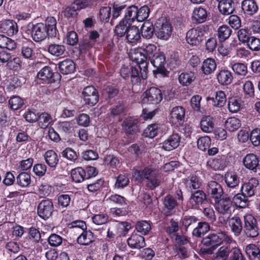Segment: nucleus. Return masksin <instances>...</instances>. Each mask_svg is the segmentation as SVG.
Segmentation results:
<instances>
[{"mask_svg":"<svg viewBox=\"0 0 260 260\" xmlns=\"http://www.w3.org/2000/svg\"><path fill=\"white\" fill-rule=\"evenodd\" d=\"M129 56L131 60L137 63L136 67L140 71L141 78L146 79L147 77L148 62L147 56L142 49L134 50L130 53Z\"/></svg>","mask_w":260,"mask_h":260,"instance_id":"f257e3e1","label":"nucleus"},{"mask_svg":"<svg viewBox=\"0 0 260 260\" xmlns=\"http://www.w3.org/2000/svg\"><path fill=\"white\" fill-rule=\"evenodd\" d=\"M243 231L249 238H255L259 235L257 220L251 214H246L244 216Z\"/></svg>","mask_w":260,"mask_h":260,"instance_id":"f03ea898","label":"nucleus"},{"mask_svg":"<svg viewBox=\"0 0 260 260\" xmlns=\"http://www.w3.org/2000/svg\"><path fill=\"white\" fill-rule=\"evenodd\" d=\"M43 23L29 24L27 30L30 33L31 37L36 42H40L49 36V32Z\"/></svg>","mask_w":260,"mask_h":260,"instance_id":"7ed1b4c3","label":"nucleus"},{"mask_svg":"<svg viewBox=\"0 0 260 260\" xmlns=\"http://www.w3.org/2000/svg\"><path fill=\"white\" fill-rule=\"evenodd\" d=\"M223 235L210 234L204 238L202 241V244L208 248L204 249V252L207 254H212L215 249L219 246L223 241Z\"/></svg>","mask_w":260,"mask_h":260,"instance_id":"20e7f679","label":"nucleus"},{"mask_svg":"<svg viewBox=\"0 0 260 260\" xmlns=\"http://www.w3.org/2000/svg\"><path fill=\"white\" fill-rule=\"evenodd\" d=\"M144 98L142 100L144 105H157L162 99V94L161 90L154 87H151L147 90L143 94Z\"/></svg>","mask_w":260,"mask_h":260,"instance_id":"39448f33","label":"nucleus"},{"mask_svg":"<svg viewBox=\"0 0 260 260\" xmlns=\"http://www.w3.org/2000/svg\"><path fill=\"white\" fill-rule=\"evenodd\" d=\"M205 28V26H202L189 29L186 35L187 43L192 45L199 44L204 40Z\"/></svg>","mask_w":260,"mask_h":260,"instance_id":"423d86ee","label":"nucleus"},{"mask_svg":"<svg viewBox=\"0 0 260 260\" xmlns=\"http://www.w3.org/2000/svg\"><path fill=\"white\" fill-rule=\"evenodd\" d=\"M151 63L156 68L153 70L154 74H160L163 76H167L168 72L165 68L166 57L163 54L155 53L150 59Z\"/></svg>","mask_w":260,"mask_h":260,"instance_id":"0eeeda50","label":"nucleus"},{"mask_svg":"<svg viewBox=\"0 0 260 260\" xmlns=\"http://www.w3.org/2000/svg\"><path fill=\"white\" fill-rule=\"evenodd\" d=\"M120 73L125 79L130 77L133 84H138L141 82L140 71L136 67L123 66L120 69Z\"/></svg>","mask_w":260,"mask_h":260,"instance_id":"6e6552de","label":"nucleus"},{"mask_svg":"<svg viewBox=\"0 0 260 260\" xmlns=\"http://www.w3.org/2000/svg\"><path fill=\"white\" fill-rule=\"evenodd\" d=\"M172 31L171 24L165 19L158 20L155 22V35L157 38L167 40L171 36Z\"/></svg>","mask_w":260,"mask_h":260,"instance_id":"1a4fd4ad","label":"nucleus"},{"mask_svg":"<svg viewBox=\"0 0 260 260\" xmlns=\"http://www.w3.org/2000/svg\"><path fill=\"white\" fill-rule=\"evenodd\" d=\"M82 95L85 104L89 106H93L99 101L98 91L93 86L85 87L82 91Z\"/></svg>","mask_w":260,"mask_h":260,"instance_id":"9d476101","label":"nucleus"},{"mask_svg":"<svg viewBox=\"0 0 260 260\" xmlns=\"http://www.w3.org/2000/svg\"><path fill=\"white\" fill-rule=\"evenodd\" d=\"M206 192L214 201H218L223 195V190L220 184L216 181H210L206 186Z\"/></svg>","mask_w":260,"mask_h":260,"instance_id":"9b49d317","label":"nucleus"},{"mask_svg":"<svg viewBox=\"0 0 260 260\" xmlns=\"http://www.w3.org/2000/svg\"><path fill=\"white\" fill-rule=\"evenodd\" d=\"M37 77L50 83L55 82L60 78V75L58 73H53L50 67L45 66L38 72Z\"/></svg>","mask_w":260,"mask_h":260,"instance_id":"f8f14e48","label":"nucleus"},{"mask_svg":"<svg viewBox=\"0 0 260 260\" xmlns=\"http://www.w3.org/2000/svg\"><path fill=\"white\" fill-rule=\"evenodd\" d=\"M215 209L218 213L223 215L231 214L233 203L230 198L223 197L218 201H215Z\"/></svg>","mask_w":260,"mask_h":260,"instance_id":"ddd939ff","label":"nucleus"},{"mask_svg":"<svg viewBox=\"0 0 260 260\" xmlns=\"http://www.w3.org/2000/svg\"><path fill=\"white\" fill-rule=\"evenodd\" d=\"M122 126L127 135H135L140 132L139 120L137 118L129 117L125 119Z\"/></svg>","mask_w":260,"mask_h":260,"instance_id":"4468645a","label":"nucleus"},{"mask_svg":"<svg viewBox=\"0 0 260 260\" xmlns=\"http://www.w3.org/2000/svg\"><path fill=\"white\" fill-rule=\"evenodd\" d=\"M53 211V203L49 200L42 201L38 206V214L44 219H48L52 215Z\"/></svg>","mask_w":260,"mask_h":260,"instance_id":"2eb2a0df","label":"nucleus"},{"mask_svg":"<svg viewBox=\"0 0 260 260\" xmlns=\"http://www.w3.org/2000/svg\"><path fill=\"white\" fill-rule=\"evenodd\" d=\"M208 202L206 194L202 190H197L191 192L190 198V203L192 207L195 208Z\"/></svg>","mask_w":260,"mask_h":260,"instance_id":"dca6fc26","label":"nucleus"},{"mask_svg":"<svg viewBox=\"0 0 260 260\" xmlns=\"http://www.w3.org/2000/svg\"><path fill=\"white\" fill-rule=\"evenodd\" d=\"M243 163L246 169L254 172L257 169L260 170V160L253 153L247 154L243 159Z\"/></svg>","mask_w":260,"mask_h":260,"instance_id":"f3484780","label":"nucleus"},{"mask_svg":"<svg viewBox=\"0 0 260 260\" xmlns=\"http://www.w3.org/2000/svg\"><path fill=\"white\" fill-rule=\"evenodd\" d=\"M259 184V181L256 178H250L247 182L243 184L241 191L246 197H251L254 194L256 188Z\"/></svg>","mask_w":260,"mask_h":260,"instance_id":"a211bd4d","label":"nucleus"},{"mask_svg":"<svg viewBox=\"0 0 260 260\" xmlns=\"http://www.w3.org/2000/svg\"><path fill=\"white\" fill-rule=\"evenodd\" d=\"M180 136L177 133L170 135L162 143V148L166 151H171L177 148L180 144Z\"/></svg>","mask_w":260,"mask_h":260,"instance_id":"6ab92c4d","label":"nucleus"},{"mask_svg":"<svg viewBox=\"0 0 260 260\" xmlns=\"http://www.w3.org/2000/svg\"><path fill=\"white\" fill-rule=\"evenodd\" d=\"M241 8L245 16L251 17L258 11V7L254 0H244L241 3Z\"/></svg>","mask_w":260,"mask_h":260,"instance_id":"aec40b11","label":"nucleus"},{"mask_svg":"<svg viewBox=\"0 0 260 260\" xmlns=\"http://www.w3.org/2000/svg\"><path fill=\"white\" fill-rule=\"evenodd\" d=\"M176 200L171 195L166 196L163 200V212L166 216L174 213V210L177 206Z\"/></svg>","mask_w":260,"mask_h":260,"instance_id":"412c9836","label":"nucleus"},{"mask_svg":"<svg viewBox=\"0 0 260 260\" xmlns=\"http://www.w3.org/2000/svg\"><path fill=\"white\" fill-rule=\"evenodd\" d=\"M216 76L218 83L221 85H230L233 80L232 73L227 69L219 70Z\"/></svg>","mask_w":260,"mask_h":260,"instance_id":"4be33fe9","label":"nucleus"},{"mask_svg":"<svg viewBox=\"0 0 260 260\" xmlns=\"http://www.w3.org/2000/svg\"><path fill=\"white\" fill-rule=\"evenodd\" d=\"M229 224L231 231L235 236H239L241 235L243 226L242 220L239 216H234L232 218H230Z\"/></svg>","mask_w":260,"mask_h":260,"instance_id":"5701e85b","label":"nucleus"},{"mask_svg":"<svg viewBox=\"0 0 260 260\" xmlns=\"http://www.w3.org/2000/svg\"><path fill=\"white\" fill-rule=\"evenodd\" d=\"M219 12L225 15L232 14L235 10V4L233 0H223L218 2Z\"/></svg>","mask_w":260,"mask_h":260,"instance_id":"b1692460","label":"nucleus"},{"mask_svg":"<svg viewBox=\"0 0 260 260\" xmlns=\"http://www.w3.org/2000/svg\"><path fill=\"white\" fill-rule=\"evenodd\" d=\"M158 172L157 171L149 168H145L143 170L136 171L134 173V177L138 181H142L144 180H149L152 176H154Z\"/></svg>","mask_w":260,"mask_h":260,"instance_id":"393cba45","label":"nucleus"},{"mask_svg":"<svg viewBox=\"0 0 260 260\" xmlns=\"http://www.w3.org/2000/svg\"><path fill=\"white\" fill-rule=\"evenodd\" d=\"M226 156L218 155L216 157L207 162V165L214 170H223L226 166Z\"/></svg>","mask_w":260,"mask_h":260,"instance_id":"a878e982","label":"nucleus"},{"mask_svg":"<svg viewBox=\"0 0 260 260\" xmlns=\"http://www.w3.org/2000/svg\"><path fill=\"white\" fill-rule=\"evenodd\" d=\"M128 246L132 248L140 249L145 246L144 238L138 234H133L127 240Z\"/></svg>","mask_w":260,"mask_h":260,"instance_id":"bb28decb","label":"nucleus"},{"mask_svg":"<svg viewBox=\"0 0 260 260\" xmlns=\"http://www.w3.org/2000/svg\"><path fill=\"white\" fill-rule=\"evenodd\" d=\"M60 72L64 75L73 73L75 70V64L70 59H67L58 63Z\"/></svg>","mask_w":260,"mask_h":260,"instance_id":"cd10ccee","label":"nucleus"},{"mask_svg":"<svg viewBox=\"0 0 260 260\" xmlns=\"http://www.w3.org/2000/svg\"><path fill=\"white\" fill-rule=\"evenodd\" d=\"M245 251L249 260H260V249L256 245L250 244L247 245Z\"/></svg>","mask_w":260,"mask_h":260,"instance_id":"c85d7f7f","label":"nucleus"},{"mask_svg":"<svg viewBox=\"0 0 260 260\" xmlns=\"http://www.w3.org/2000/svg\"><path fill=\"white\" fill-rule=\"evenodd\" d=\"M155 33V25L149 21H145L141 27V33L142 36L146 39H149L152 38L154 33Z\"/></svg>","mask_w":260,"mask_h":260,"instance_id":"c756f323","label":"nucleus"},{"mask_svg":"<svg viewBox=\"0 0 260 260\" xmlns=\"http://www.w3.org/2000/svg\"><path fill=\"white\" fill-rule=\"evenodd\" d=\"M94 240L95 237L90 231H84L77 238V242L82 245H88Z\"/></svg>","mask_w":260,"mask_h":260,"instance_id":"7c9ffc66","label":"nucleus"},{"mask_svg":"<svg viewBox=\"0 0 260 260\" xmlns=\"http://www.w3.org/2000/svg\"><path fill=\"white\" fill-rule=\"evenodd\" d=\"M207 14L206 10L200 7L194 9L193 11L192 19L196 24L201 23L206 20Z\"/></svg>","mask_w":260,"mask_h":260,"instance_id":"2f4dec72","label":"nucleus"},{"mask_svg":"<svg viewBox=\"0 0 260 260\" xmlns=\"http://www.w3.org/2000/svg\"><path fill=\"white\" fill-rule=\"evenodd\" d=\"M126 39L130 43H135L141 38L139 28L136 26L130 25L126 34Z\"/></svg>","mask_w":260,"mask_h":260,"instance_id":"473e14b6","label":"nucleus"},{"mask_svg":"<svg viewBox=\"0 0 260 260\" xmlns=\"http://www.w3.org/2000/svg\"><path fill=\"white\" fill-rule=\"evenodd\" d=\"M215 60L212 58L206 59L203 62L202 70L205 75H210L212 73L216 68Z\"/></svg>","mask_w":260,"mask_h":260,"instance_id":"72a5a7b5","label":"nucleus"},{"mask_svg":"<svg viewBox=\"0 0 260 260\" xmlns=\"http://www.w3.org/2000/svg\"><path fill=\"white\" fill-rule=\"evenodd\" d=\"M44 156L46 162L49 167L55 168L58 164L59 159L55 151L51 150H48L45 152Z\"/></svg>","mask_w":260,"mask_h":260,"instance_id":"f704fd0d","label":"nucleus"},{"mask_svg":"<svg viewBox=\"0 0 260 260\" xmlns=\"http://www.w3.org/2000/svg\"><path fill=\"white\" fill-rule=\"evenodd\" d=\"M171 118L177 122L183 121L185 117V110L181 106L174 107L170 112Z\"/></svg>","mask_w":260,"mask_h":260,"instance_id":"c9c22d12","label":"nucleus"},{"mask_svg":"<svg viewBox=\"0 0 260 260\" xmlns=\"http://www.w3.org/2000/svg\"><path fill=\"white\" fill-rule=\"evenodd\" d=\"M47 50L52 55L59 57L64 54L66 47L63 45L52 43L48 46Z\"/></svg>","mask_w":260,"mask_h":260,"instance_id":"e433bc0d","label":"nucleus"},{"mask_svg":"<svg viewBox=\"0 0 260 260\" xmlns=\"http://www.w3.org/2000/svg\"><path fill=\"white\" fill-rule=\"evenodd\" d=\"M198 220L194 216L185 215L182 217L180 222L187 231L188 229H193Z\"/></svg>","mask_w":260,"mask_h":260,"instance_id":"4c0bfd02","label":"nucleus"},{"mask_svg":"<svg viewBox=\"0 0 260 260\" xmlns=\"http://www.w3.org/2000/svg\"><path fill=\"white\" fill-rule=\"evenodd\" d=\"M47 31L49 32V37H54L56 35V21L53 17H48L46 20L45 24Z\"/></svg>","mask_w":260,"mask_h":260,"instance_id":"58836bf2","label":"nucleus"},{"mask_svg":"<svg viewBox=\"0 0 260 260\" xmlns=\"http://www.w3.org/2000/svg\"><path fill=\"white\" fill-rule=\"evenodd\" d=\"M200 125L203 131L206 133L212 132L214 128L213 118L210 116L203 117L200 121Z\"/></svg>","mask_w":260,"mask_h":260,"instance_id":"ea45409f","label":"nucleus"},{"mask_svg":"<svg viewBox=\"0 0 260 260\" xmlns=\"http://www.w3.org/2000/svg\"><path fill=\"white\" fill-rule=\"evenodd\" d=\"M224 180L227 186L231 188L236 187L240 182L238 176L233 172H227L225 174Z\"/></svg>","mask_w":260,"mask_h":260,"instance_id":"a19ab883","label":"nucleus"},{"mask_svg":"<svg viewBox=\"0 0 260 260\" xmlns=\"http://www.w3.org/2000/svg\"><path fill=\"white\" fill-rule=\"evenodd\" d=\"M125 10L123 20L131 24L135 19H137V7L133 5L128 7L125 6Z\"/></svg>","mask_w":260,"mask_h":260,"instance_id":"79ce46f5","label":"nucleus"},{"mask_svg":"<svg viewBox=\"0 0 260 260\" xmlns=\"http://www.w3.org/2000/svg\"><path fill=\"white\" fill-rule=\"evenodd\" d=\"M248 197L244 196L242 192L241 193H237L233 197V200L237 207L243 208L248 205Z\"/></svg>","mask_w":260,"mask_h":260,"instance_id":"37998d69","label":"nucleus"},{"mask_svg":"<svg viewBox=\"0 0 260 260\" xmlns=\"http://www.w3.org/2000/svg\"><path fill=\"white\" fill-rule=\"evenodd\" d=\"M209 229L210 226L207 222H200L198 223V226L193 229L192 235L198 237H201L207 233Z\"/></svg>","mask_w":260,"mask_h":260,"instance_id":"c03bdc74","label":"nucleus"},{"mask_svg":"<svg viewBox=\"0 0 260 260\" xmlns=\"http://www.w3.org/2000/svg\"><path fill=\"white\" fill-rule=\"evenodd\" d=\"M131 24L125 20H121L115 28V33L118 37L124 36L130 26Z\"/></svg>","mask_w":260,"mask_h":260,"instance_id":"a18cd8bd","label":"nucleus"},{"mask_svg":"<svg viewBox=\"0 0 260 260\" xmlns=\"http://www.w3.org/2000/svg\"><path fill=\"white\" fill-rule=\"evenodd\" d=\"M16 182L21 187L28 186L31 182L30 174L25 172L20 173L16 177Z\"/></svg>","mask_w":260,"mask_h":260,"instance_id":"49530a36","label":"nucleus"},{"mask_svg":"<svg viewBox=\"0 0 260 260\" xmlns=\"http://www.w3.org/2000/svg\"><path fill=\"white\" fill-rule=\"evenodd\" d=\"M16 47V44L14 41L3 35H0V48L12 50L14 49Z\"/></svg>","mask_w":260,"mask_h":260,"instance_id":"de8ad7c7","label":"nucleus"},{"mask_svg":"<svg viewBox=\"0 0 260 260\" xmlns=\"http://www.w3.org/2000/svg\"><path fill=\"white\" fill-rule=\"evenodd\" d=\"M241 125L240 120L236 117L229 118L225 121V126L227 129L230 132L237 130Z\"/></svg>","mask_w":260,"mask_h":260,"instance_id":"09e8293b","label":"nucleus"},{"mask_svg":"<svg viewBox=\"0 0 260 260\" xmlns=\"http://www.w3.org/2000/svg\"><path fill=\"white\" fill-rule=\"evenodd\" d=\"M232 30L228 25L220 26L217 30V36L220 41H224L231 36Z\"/></svg>","mask_w":260,"mask_h":260,"instance_id":"8fccbe9b","label":"nucleus"},{"mask_svg":"<svg viewBox=\"0 0 260 260\" xmlns=\"http://www.w3.org/2000/svg\"><path fill=\"white\" fill-rule=\"evenodd\" d=\"M71 177L73 180L77 183L81 182L84 180L85 172L82 168H77L71 171Z\"/></svg>","mask_w":260,"mask_h":260,"instance_id":"3c124183","label":"nucleus"},{"mask_svg":"<svg viewBox=\"0 0 260 260\" xmlns=\"http://www.w3.org/2000/svg\"><path fill=\"white\" fill-rule=\"evenodd\" d=\"M195 79L193 73H182L179 76V81L181 84L183 86H188Z\"/></svg>","mask_w":260,"mask_h":260,"instance_id":"603ef678","label":"nucleus"},{"mask_svg":"<svg viewBox=\"0 0 260 260\" xmlns=\"http://www.w3.org/2000/svg\"><path fill=\"white\" fill-rule=\"evenodd\" d=\"M232 68L238 76H245L248 72L246 65L243 63H235L232 65Z\"/></svg>","mask_w":260,"mask_h":260,"instance_id":"864d4df0","label":"nucleus"},{"mask_svg":"<svg viewBox=\"0 0 260 260\" xmlns=\"http://www.w3.org/2000/svg\"><path fill=\"white\" fill-rule=\"evenodd\" d=\"M150 12L149 8L147 6L141 7L139 9L137 7V20L143 21L147 19Z\"/></svg>","mask_w":260,"mask_h":260,"instance_id":"5fc2aeb1","label":"nucleus"},{"mask_svg":"<svg viewBox=\"0 0 260 260\" xmlns=\"http://www.w3.org/2000/svg\"><path fill=\"white\" fill-rule=\"evenodd\" d=\"M160 174L157 172L154 176L152 175L149 180L146 181L147 186L152 190L158 187L160 184Z\"/></svg>","mask_w":260,"mask_h":260,"instance_id":"6e6d98bb","label":"nucleus"},{"mask_svg":"<svg viewBox=\"0 0 260 260\" xmlns=\"http://www.w3.org/2000/svg\"><path fill=\"white\" fill-rule=\"evenodd\" d=\"M137 231L143 235H147L151 229L150 224L146 221L138 222L136 224Z\"/></svg>","mask_w":260,"mask_h":260,"instance_id":"4d7b16f0","label":"nucleus"},{"mask_svg":"<svg viewBox=\"0 0 260 260\" xmlns=\"http://www.w3.org/2000/svg\"><path fill=\"white\" fill-rule=\"evenodd\" d=\"M159 125L156 123H153L149 125L144 131L145 136L150 138L155 137L158 134Z\"/></svg>","mask_w":260,"mask_h":260,"instance_id":"13d9d810","label":"nucleus"},{"mask_svg":"<svg viewBox=\"0 0 260 260\" xmlns=\"http://www.w3.org/2000/svg\"><path fill=\"white\" fill-rule=\"evenodd\" d=\"M210 144L211 140L208 136L202 137L197 141L198 148L202 151H205L208 149Z\"/></svg>","mask_w":260,"mask_h":260,"instance_id":"bf43d9fd","label":"nucleus"},{"mask_svg":"<svg viewBox=\"0 0 260 260\" xmlns=\"http://www.w3.org/2000/svg\"><path fill=\"white\" fill-rule=\"evenodd\" d=\"M10 107L13 110H17L24 105L23 100L18 96H13L9 101Z\"/></svg>","mask_w":260,"mask_h":260,"instance_id":"052dcab7","label":"nucleus"},{"mask_svg":"<svg viewBox=\"0 0 260 260\" xmlns=\"http://www.w3.org/2000/svg\"><path fill=\"white\" fill-rule=\"evenodd\" d=\"M239 40L242 43H248L252 38L251 34L248 29L242 28L238 31Z\"/></svg>","mask_w":260,"mask_h":260,"instance_id":"680f3d73","label":"nucleus"},{"mask_svg":"<svg viewBox=\"0 0 260 260\" xmlns=\"http://www.w3.org/2000/svg\"><path fill=\"white\" fill-rule=\"evenodd\" d=\"M229 255V249L228 247L222 246L215 254V258L217 260H226Z\"/></svg>","mask_w":260,"mask_h":260,"instance_id":"e2e57ef3","label":"nucleus"},{"mask_svg":"<svg viewBox=\"0 0 260 260\" xmlns=\"http://www.w3.org/2000/svg\"><path fill=\"white\" fill-rule=\"evenodd\" d=\"M241 104L235 98H231L229 99L228 109L232 113H236L240 109Z\"/></svg>","mask_w":260,"mask_h":260,"instance_id":"0e129e2a","label":"nucleus"},{"mask_svg":"<svg viewBox=\"0 0 260 260\" xmlns=\"http://www.w3.org/2000/svg\"><path fill=\"white\" fill-rule=\"evenodd\" d=\"M111 8L109 7H104L100 10V18L102 21L107 22L111 16Z\"/></svg>","mask_w":260,"mask_h":260,"instance_id":"69168bd1","label":"nucleus"},{"mask_svg":"<svg viewBox=\"0 0 260 260\" xmlns=\"http://www.w3.org/2000/svg\"><path fill=\"white\" fill-rule=\"evenodd\" d=\"M38 120H39L41 127H46L51 122V117L47 113H42L39 115Z\"/></svg>","mask_w":260,"mask_h":260,"instance_id":"338daca9","label":"nucleus"},{"mask_svg":"<svg viewBox=\"0 0 260 260\" xmlns=\"http://www.w3.org/2000/svg\"><path fill=\"white\" fill-rule=\"evenodd\" d=\"M250 140L252 144L257 146L260 144V129L255 128L252 130L250 134Z\"/></svg>","mask_w":260,"mask_h":260,"instance_id":"774afa93","label":"nucleus"}]
</instances>
